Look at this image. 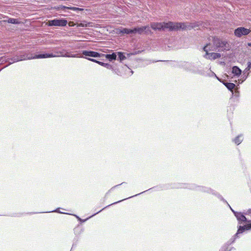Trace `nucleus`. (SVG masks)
Returning a JSON list of instances; mask_svg holds the SVG:
<instances>
[{
	"label": "nucleus",
	"instance_id": "31",
	"mask_svg": "<svg viewBox=\"0 0 251 251\" xmlns=\"http://www.w3.org/2000/svg\"><path fill=\"white\" fill-rule=\"evenodd\" d=\"M84 58L89 60V61H91L92 62H95V63H98V60H97L96 59H94V58H89V57H84Z\"/></svg>",
	"mask_w": 251,
	"mask_h": 251
},
{
	"label": "nucleus",
	"instance_id": "20",
	"mask_svg": "<svg viewBox=\"0 0 251 251\" xmlns=\"http://www.w3.org/2000/svg\"><path fill=\"white\" fill-rule=\"evenodd\" d=\"M212 194L216 196L219 199H220L224 202L226 203L227 205H229V204L227 202V201L219 194L216 192L215 191L214 192H212Z\"/></svg>",
	"mask_w": 251,
	"mask_h": 251
},
{
	"label": "nucleus",
	"instance_id": "35",
	"mask_svg": "<svg viewBox=\"0 0 251 251\" xmlns=\"http://www.w3.org/2000/svg\"><path fill=\"white\" fill-rule=\"evenodd\" d=\"M98 64L101 65V66H103V64H104V63L103 62H100V61H98V63H97Z\"/></svg>",
	"mask_w": 251,
	"mask_h": 251
},
{
	"label": "nucleus",
	"instance_id": "18",
	"mask_svg": "<svg viewBox=\"0 0 251 251\" xmlns=\"http://www.w3.org/2000/svg\"><path fill=\"white\" fill-rule=\"evenodd\" d=\"M243 140V136L242 134H240L236 136L234 139L233 142L237 145H239Z\"/></svg>",
	"mask_w": 251,
	"mask_h": 251
},
{
	"label": "nucleus",
	"instance_id": "25",
	"mask_svg": "<svg viewBox=\"0 0 251 251\" xmlns=\"http://www.w3.org/2000/svg\"><path fill=\"white\" fill-rule=\"evenodd\" d=\"M232 96L236 98H238L240 96V92L238 89H235L233 91L231 92Z\"/></svg>",
	"mask_w": 251,
	"mask_h": 251
},
{
	"label": "nucleus",
	"instance_id": "28",
	"mask_svg": "<svg viewBox=\"0 0 251 251\" xmlns=\"http://www.w3.org/2000/svg\"><path fill=\"white\" fill-rule=\"evenodd\" d=\"M233 249H234V248L232 247L229 249H228L226 246H223V247L220 250V251H230Z\"/></svg>",
	"mask_w": 251,
	"mask_h": 251
},
{
	"label": "nucleus",
	"instance_id": "40",
	"mask_svg": "<svg viewBox=\"0 0 251 251\" xmlns=\"http://www.w3.org/2000/svg\"><path fill=\"white\" fill-rule=\"evenodd\" d=\"M130 72H131V75H132L133 74V72L132 71H131Z\"/></svg>",
	"mask_w": 251,
	"mask_h": 251
},
{
	"label": "nucleus",
	"instance_id": "8",
	"mask_svg": "<svg viewBox=\"0 0 251 251\" xmlns=\"http://www.w3.org/2000/svg\"><path fill=\"white\" fill-rule=\"evenodd\" d=\"M82 56H78V57L84 58V57H91L94 58H100L102 57V53H99L93 50H84L82 51Z\"/></svg>",
	"mask_w": 251,
	"mask_h": 251
},
{
	"label": "nucleus",
	"instance_id": "7",
	"mask_svg": "<svg viewBox=\"0 0 251 251\" xmlns=\"http://www.w3.org/2000/svg\"><path fill=\"white\" fill-rule=\"evenodd\" d=\"M67 23V20L65 19H55L49 20L47 25L49 26H65Z\"/></svg>",
	"mask_w": 251,
	"mask_h": 251
},
{
	"label": "nucleus",
	"instance_id": "21",
	"mask_svg": "<svg viewBox=\"0 0 251 251\" xmlns=\"http://www.w3.org/2000/svg\"><path fill=\"white\" fill-rule=\"evenodd\" d=\"M8 23L13 24H19L20 22L18 21V19L9 18L8 19L7 21H5Z\"/></svg>",
	"mask_w": 251,
	"mask_h": 251
},
{
	"label": "nucleus",
	"instance_id": "5",
	"mask_svg": "<svg viewBox=\"0 0 251 251\" xmlns=\"http://www.w3.org/2000/svg\"><path fill=\"white\" fill-rule=\"evenodd\" d=\"M250 230H251V224H248L244 226H239L237 232L224 246H226L227 248L229 249V245L233 244L235 240L239 237V234L243 233L245 231Z\"/></svg>",
	"mask_w": 251,
	"mask_h": 251
},
{
	"label": "nucleus",
	"instance_id": "36",
	"mask_svg": "<svg viewBox=\"0 0 251 251\" xmlns=\"http://www.w3.org/2000/svg\"><path fill=\"white\" fill-rule=\"evenodd\" d=\"M228 206L230 208V210H231V211L233 213V211H235V210H234L231 207V206H230V205L229 204V205H228Z\"/></svg>",
	"mask_w": 251,
	"mask_h": 251
},
{
	"label": "nucleus",
	"instance_id": "23",
	"mask_svg": "<svg viewBox=\"0 0 251 251\" xmlns=\"http://www.w3.org/2000/svg\"><path fill=\"white\" fill-rule=\"evenodd\" d=\"M251 69V62L250 61H248L247 63V67L243 71V75H245L246 73H249V71Z\"/></svg>",
	"mask_w": 251,
	"mask_h": 251
},
{
	"label": "nucleus",
	"instance_id": "3",
	"mask_svg": "<svg viewBox=\"0 0 251 251\" xmlns=\"http://www.w3.org/2000/svg\"><path fill=\"white\" fill-rule=\"evenodd\" d=\"M212 43L213 45L211 46L210 44H208L210 46L209 48L210 50L220 51L226 49L227 42L222 40L218 37L213 38Z\"/></svg>",
	"mask_w": 251,
	"mask_h": 251
},
{
	"label": "nucleus",
	"instance_id": "17",
	"mask_svg": "<svg viewBox=\"0 0 251 251\" xmlns=\"http://www.w3.org/2000/svg\"><path fill=\"white\" fill-rule=\"evenodd\" d=\"M117 55L118 56L117 60H119L120 62H122L123 60L126 58L124 52L118 51L117 52Z\"/></svg>",
	"mask_w": 251,
	"mask_h": 251
},
{
	"label": "nucleus",
	"instance_id": "9",
	"mask_svg": "<svg viewBox=\"0 0 251 251\" xmlns=\"http://www.w3.org/2000/svg\"><path fill=\"white\" fill-rule=\"evenodd\" d=\"M209 46L208 44H206L204 47H203V50L206 52L205 54L204 55V57L210 60H215L217 58H219L221 57V55L219 53H215V52H212V53H208V50L207 49V47Z\"/></svg>",
	"mask_w": 251,
	"mask_h": 251
},
{
	"label": "nucleus",
	"instance_id": "11",
	"mask_svg": "<svg viewBox=\"0 0 251 251\" xmlns=\"http://www.w3.org/2000/svg\"><path fill=\"white\" fill-rule=\"evenodd\" d=\"M133 33H138L139 34H142L144 32L145 33H149L151 32V30L149 25L142 26L141 27H135L133 29Z\"/></svg>",
	"mask_w": 251,
	"mask_h": 251
},
{
	"label": "nucleus",
	"instance_id": "15",
	"mask_svg": "<svg viewBox=\"0 0 251 251\" xmlns=\"http://www.w3.org/2000/svg\"><path fill=\"white\" fill-rule=\"evenodd\" d=\"M232 73L235 75L238 76L241 74L242 71L238 67L235 66L232 68Z\"/></svg>",
	"mask_w": 251,
	"mask_h": 251
},
{
	"label": "nucleus",
	"instance_id": "37",
	"mask_svg": "<svg viewBox=\"0 0 251 251\" xmlns=\"http://www.w3.org/2000/svg\"><path fill=\"white\" fill-rule=\"evenodd\" d=\"M213 73V75H214V76H215V77H216V78H217L219 80L221 81V80H220V79H219V78L216 76V74H215V73Z\"/></svg>",
	"mask_w": 251,
	"mask_h": 251
},
{
	"label": "nucleus",
	"instance_id": "33",
	"mask_svg": "<svg viewBox=\"0 0 251 251\" xmlns=\"http://www.w3.org/2000/svg\"><path fill=\"white\" fill-rule=\"evenodd\" d=\"M74 216L78 219V221L81 222H85L88 218L86 219L85 220H82L80 218H79L78 216L76 215H74Z\"/></svg>",
	"mask_w": 251,
	"mask_h": 251
},
{
	"label": "nucleus",
	"instance_id": "12",
	"mask_svg": "<svg viewBox=\"0 0 251 251\" xmlns=\"http://www.w3.org/2000/svg\"><path fill=\"white\" fill-rule=\"evenodd\" d=\"M153 188H152L149 189H148V190H146V191H144V192H141V193H139V194H136V195H135L133 196V197L139 195H140V194H142V193H145V192H146V191H149V190H151V189H152ZM132 197H133V196L130 197L128 198V199L130 198H132ZM126 199H127V198H126V199H125L122 200H121V201H117V202H114V203H112V204H109V205H108L106 206V207H104L103 208H102L101 210H100V211H99V212H97V213H95L94 214H93V215H92L91 216H90L89 218H91V217H92L94 216V215H96L97 214H98V213H100V212H101L102 210H103V209H104L106 208L107 207H108L110 206V205H113V204H116V203H117L120 202H121V201H124V200H126Z\"/></svg>",
	"mask_w": 251,
	"mask_h": 251
},
{
	"label": "nucleus",
	"instance_id": "16",
	"mask_svg": "<svg viewBox=\"0 0 251 251\" xmlns=\"http://www.w3.org/2000/svg\"><path fill=\"white\" fill-rule=\"evenodd\" d=\"M223 84L226 86L228 90L232 92L235 88V84L233 83L223 82Z\"/></svg>",
	"mask_w": 251,
	"mask_h": 251
},
{
	"label": "nucleus",
	"instance_id": "6",
	"mask_svg": "<svg viewBox=\"0 0 251 251\" xmlns=\"http://www.w3.org/2000/svg\"><path fill=\"white\" fill-rule=\"evenodd\" d=\"M246 210L243 212L233 211V214L237 219L239 224H242L243 223H246L247 224H250L249 217H246V214H245Z\"/></svg>",
	"mask_w": 251,
	"mask_h": 251
},
{
	"label": "nucleus",
	"instance_id": "34",
	"mask_svg": "<svg viewBox=\"0 0 251 251\" xmlns=\"http://www.w3.org/2000/svg\"><path fill=\"white\" fill-rule=\"evenodd\" d=\"M51 212H59L60 213H64V212H60V211H59L58 210V209H56V210H54L53 211H52ZM65 213H64L65 214Z\"/></svg>",
	"mask_w": 251,
	"mask_h": 251
},
{
	"label": "nucleus",
	"instance_id": "38",
	"mask_svg": "<svg viewBox=\"0 0 251 251\" xmlns=\"http://www.w3.org/2000/svg\"><path fill=\"white\" fill-rule=\"evenodd\" d=\"M119 185H116V186H115L113 187L110 189V190H112L114 189L115 187H116L118 186Z\"/></svg>",
	"mask_w": 251,
	"mask_h": 251
},
{
	"label": "nucleus",
	"instance_id": "32",
	"mask_svg": "<svg viewBox=\"0 0 251 251\" xmlns=\"http://www.w3.org/2000/svg\"><path fill=\"white\" fill-rule=\"evenodd\" d=\"M249 74V73H248L247 74L246 73L245 75H244L243 74V75H242V77H243V80H242L241 83H242L244 81H245L247 78V77H248Z\"/></svg>",
	"mask_w": 251,
	"mask_h": 251
},
{
	"label": "nucleus",
	"instance_id": "1",
	"mask_svg": "<svg viewBox=\"0 0 251 251\" xmlns=\"http://www.w3.org/2000/svg\"><path fill=\"white\" fill-rule=\"evenodd\" d=\"M54 53H42L38 55H33L31 53H25L21 55L20 59L17 60L16 61L19 60H24L26 59H33L38 58H46L50 57H78V55L77 54H70L66 50L64 49L55 48L54 50Z\"/></svg>",
	"mask_w": 251,
	"mask_h": 251
},
{
	"label": "nucleus",
	"instance_id": "39",
	"mask_svg": "<svg viewBox=\"0 0 251 251\" xmlns=\"http://www.w3.org/2000/svg\"><path fill=\"white\" fill-rule=\"evenodd\" d=\"M248 46L251 47V43H248Z\"/></svg>",
	"mask_w": 251,
	"mask_h": 251
},
{
	"label": "nucleus",
	"instance_id": "14",
	"mask_svg": "<svg viewBox=\"0 0 251 251\" xmlns=\"http://www.w3.org/2000/svg\"><path fill=\"white\" fill-rule=\"evenodd\" d=\"M119 34H132L133 33V29H128L126 28H122V29H120L119 31Z\"/></svg>",
	"mask_w": 251,
	"mask_h": 251
},
{
	"label": "nucleus",
	"instance_id": "2",
	"mask_svg": "<svg viewBox=\"0 0 251 251\" xmlns=\"http://www.w3.org/2000/svg\"><path fill=\"white\" fill-rule=\"evenodd\" d=\"M151 27L155 30H161L168 29L169 31H176L180 29L184 30L188 28V26L182 23H174L169 22L168 23H151Z\"/></svg>",
	"mask_w": 251,
	"mask_h": 251
},
{
	"label": "nucleus",
	"instance_id": "10",
	"mask_svg": "<svg viewBox=\"0 0 251 251\" xmlns=\"http://www.w3.org/2000/svg\"><path fill=\"white\" fill-rule=\"evenodd\" d=\"M250 32V29H248L244 27H239L234 30V33L235 36L240 38L242 36L248 35Z\"/></svg>",
	"mask_w": 251,
	"mask_h": 251
},
{
	"label": "nucleus",
	"instance_id": "13",
	"mask_svg": "<svg viewBox=\"0 0 251 251\" xmlns=\"http://www.w3.org/2000/svg\"><path fill=\"white\" fill-rule=\"evenodd\" d=\"M102 57L104 56L107 59L110 61L115 60L117 59V52H113L112 54H103Z\"/></svg>",
	"mask_w": 251,
	"mask_h": 251
},
{
	"label": "nucleus",
	"instance_id": "27",
	"mask_svg": "<svg viewBox=\"0 0 251 251\" xmlns=\"http://www.w3.org/2000/svg\"><path fill=\"white\" fill-rule=\"evenodd\" d=\"M103 67H104L106 68H107V69H109V70H113V67L112 65H111V64H108V63H104V64H103Z\"/></svg>",
	"mask_w": 251,
	"mask_h": 251
},
{
	"label": "nucleus",
	"instance_id": "19",
	"mask_svg": "<svg viewBox=\"0 0 251 251\" xmlns=\"http://www.w3.org/2000/svg\"><path fill=\"white\" fill-rule=\"evenodd\" d=\"M192 63L188 62H184L181 63L180 67L188 71L189 69L191 68Z\"/></svg>",
	"mask_w": 251,
	"mask_h": 251
},
{
	"label": "nucleus",
	"instance_id": "22",
	"mask_svg": "<svg viewBox=\"0 0 251 251\" xmlns=\"http://www.w3.org/2000/svg\"><path fill=\"white\" fill-rule=\"evenodd\" d=\"M92 23H86L85 22H83L82 23H79L78 25V27H90L92 26Z\"/></svg>",
	"mask_w": 251,
	"mask_h": 251
},
{
	"label": "nucleus",
	"instance_id": "4",
	"mask_svg": "<svg viewBox=\"0 0 251 251\" xmlns=\"http://www.w3.org/2000/svg\"><path fill=\"white\" fill-rule=\"evenodd\" d=\"M175 188H188L191 190H195L198 191L210 193L212 194L214 190L210 188L202 186H197L194 184H179Z\"/></svg>",
	"mask_w": 251,
	"mask_h": 251
},
{
	"label": "nucleus",
	"instance_id": "29",
	"mask_svg": "<svg viewBox=\"0 0 251 251\" xmlns=\"http://www.w3.org/2000/svg\"><path fill=\"white\" fill-rule=\"evenodd\" d=\"M68 9H71L75 11L83 10V9L76 7H68Z\"/></svg>",
	"mask_w": 251,
	"mask_h": 251
},
{
	"label": "nucleus",
	"instance_id": "30",
	"mask_svg": "<svg viewBox=\"0 0 251 251\" xmlns=\"http://www.w3.org/2000/svg\"><path fill=\"white\" fill-rule=\"evenodd\" d=\"M196 70V68L195 67V65L194 63H192V65L191 68L189 69V71L195 72Z\"/></svg>",
	"mask_w": 251,
	"mask_h": 251
},
{
	"label": "nucleus",
	"instance_id": "24",
	"mask_svg": "<svg viewBox=\"0 0 251 251\" xmlns=\"http://www.w3.org/2000/svg\"><path fill=\"white\" fill-rule=\"evenodd\" d=\"M55 9L57 10L58 11H62L66 12V10L68 9V6L61 5V6H57V7H55Z\"/></svg>",
	"mask_w": 251,
	"mask_h": 251
},
{
	"label": "nucleus",
	"instance_id": "26",
	"mask_svg": "<svg viewBox=\"0 0 251 251\" xmlns=\"http://www.w3.org/2000/svg\"><path fill=\"white\" fill-rule=\"evenodd\" d=\"M245 214L247 216V217L249 218L250 223H251V209H248V210H246Z\"/></svg>",
	"mask_w": 251,
	"mask_h": 251
}]
</instances>
